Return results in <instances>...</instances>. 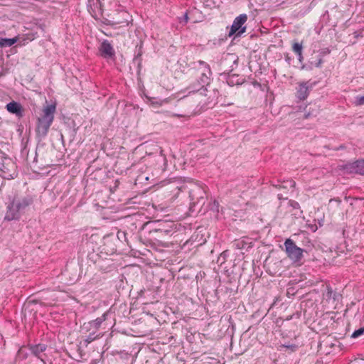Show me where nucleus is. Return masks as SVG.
Returning <instances> with one entry per match:
<instances>
[{
    "instance_id": "6",
    "label": "nucleus",
    "mask_w": 364,
    "mask_h": 364,
    "mask_svg": "<svg viewBox=\"0 0 364 364\" xmlns=\"http://www.w3.org/2000/svg\"><path fill=\"white\" fill-rule=\"evenodd\" d=\"M316 82L306 81L299 83L296 89V97L300 100H304L309 95L310 91L316 85Z\"/></svg>"
},
{
    "instance_id": "3",
    "label": "nucleus",
    "mask_w": 364,
    "mask_h": 364,
    "mask_svg": "<svg viewBox=\"0 0 364 364\" xmlns=\"http://www.w3.org/2000/svg\"><path fill=\"white\" fill-rule=\"evenodd\" d=\"M56 110L55 104L47 105L43 109V114L37 119L36 134L39 140H43L47 136L49 129L54 120Z\"/></svg>"
},
{
    "instance_id": "24",
    "label": "nucleus",
    "mask_w": 364,
    "mask_h": 364,
    "mask_svg": "<svg viewBox=\"0 0 364 364\" xmlns=\"http://www.w3.org/2000/svg\"><path fill=\"white\" fill-rule=\"evenodd\" d=\"M188 21V13L186 12L183 16L179 18V23L183 26L186 25Z\"/></svg>"
},
{
    "instance_id": "2",
    "label": "nucleus",
    "mask_w": 364,
    "mask_h": 364,
    "mask_svg": "<svg viewBox=\"0 0 364 364\" xmlns=\"http://www.w3.org/2000/svg\"><path fill=\"white\" fill-rule=\"evenodd\" d=\"M194 69L196 81L191 83L188 90L189 92H197L196 97L202 95L203 92L207 91L206 87L209 85L211 81L212 71L210 65L203 60L198 61Z\"/></svg>"
},
{
    "instance_id": "4",
    "label": "nucleus",
    "mask_w": 364,
    "mask_h": 364,
    "mask_svg": "<svg viewBox=\"0 0 364 364\" xmlns=\"http://www.w3.org/2000/svg\"><path fill=\"white\" fill-rule=\"evenodd\" d=\"M284 245L287 257L295 263L300 262L304 250L297 247L294 241L290 238L287 239Z\"/></svg>"
},
{
    "instance_id": "19",
    "label": "nucleus",
    "mask_w": 364,
    "mask_h": 364,
    "mask_svg": "<svg viewBox=\"0 0 364 364\" xmlns=\"http://www.w3.org/2000/svg\"><path fill=\"white\" fill-rule=\"evenodd\" d=\"M229 255H230V252L228 250H225L223 251L220 255V256L218 257V259H217V263L220 264V265H222L223 263L225 262L226 259H227V257H229Z\"/></svg>"
},
{
    "instance_id": "29",
    "label": "nucleus",
    "mask_w": 364,
    "mask_h": 364,
    "mask_svg": "<svg viewBox=\"0 0 364 364\" xmlns=\"http://www.w3.org/2000/svg\"><path fill=\"white\" fill-rule=\"evenodd\" d=\"M322 63H323V60H322V58H319V59L318 60V61L315 63V66H316V68H320V67L321 66Z\"/></svg>"
},
{
    "instance_id": "21",
    "label": "nucleus",
    "mask_w": 364,
    "mask_h": 364,
    "mask_svg": "<svg viewBox=\"0 0 364 364\" xmlns=\"http://www.w3.org/2000/svg\"><path fill=\"white\" fill-rule=\"evenodd\" d=\"M28 353L25 350L24 348H21L18 353H17V356L21 359V360H25L28 358Z\"/></svg>"
},
{
    "instance_id": "28",
    "label": "nucleus",
    "mask_w": 364,
    "mask_h": 364,
    "mask_svg": "<svg viewBox=\"0 0 364 364\" xmlns=\"http://www.w3.org/2000/svg\"><path fill=\"white\" fill-rule=\"evenodd\" d=\"M166 102V100H161V101H152L151 105L154 106H161L164 102Z\"/></svg>"
},
{
    "instance_id": "36",
    "label": "nucleus",
    "mask_w": 364,
    "mask_h": 364,
    "mask_svg": "<svg viewBox=\"0 0 364 364\" xmlns=\"http://www.w3.org/2000/svg\"><path fill=\"white\" fill-rule=\"evenodd\" d=\"M212 102H213V100H211V102H209L208 104H210Z\"/></svg>"
},
{
    "instance_id": "30",
    "label": "nucleus",
    "mask_w": 364,
    "mask_h": 364,
    "mask_svg": "<svg viewBox=\"0 0 364 364\" xmlns=\"http://www.w3.org/2000/svg\"><path fill=\"white\" fill-rule=\"evenodd\" d=\"M277 198H278L279 200H286V199H287V198L283 197L282 193H279L277 195Z\"/></svg>"
},
{
    "instance_id": "34",
    "label": "nucleus",
    "mask_w": 364,
    "mask_h": 364,
    "mask_svg": "<svg viewBox=\"0 0 364 364\" xmlns=\"http://www.w3.org/2000/svg\"><path fill=\"white\" fill-rule=\"evenodd\" d=\"M230 83H231V82H230V80H229L228 81V84L230 85Z\"/></svg>"
},
{
    "instance_id": "11",
    "label": "nucleus",
    "mask_w": 364,
    "mask_h": 364,
    "mask_svg": "<svg viewBox=\"0 0 364 364\" xmlns=\"http://www.w3.org/2000/svg\"><path fill=\"white\" fill-rule=\"evenodd\" d=\"M6 108L9 113L15 114L18 118H21L23 116V107L17 102L12 101L8 103Z\"/></svg>"
},
{
    "instance_id": "9",
    "label": "nucleus",
    "mask_w": 364,
    "mask_h": 364,
    "mask_svg": "<svg viewBox=\"0 0 364 364\" xmlns=\"http://www.w3.org/2000/svg\"><path fill=\"white\" fill-rule=\"evenodd\" d=\"M107 315V314L105 313L102 315V316L98 317L92 321H90L88 323H85L82 327V331L87 332L91 330H94L98 331L102 322L106 320Z\"/></svg>"
},
{
    "instance_id": "18",
    "label": "nucleus",
    "mask_w": 364,
    "mask_h": 364,
    "mask_svg": "<svg viewBox=\"0 0 364 364\" xmlns=\"http://www.w3.org/2000/svg\"><path fill=\"white\" fill-rule=\"evenodd\" d=\"M233 247L237 250L247 249L250 245L244 240H236L233 242Z\"/></svg>"
},
{
    "instance_id": "22",
    "label": "nucleus",
    "mask_w": 364,
    "mask_h": 364,
    "mask_svg": "<svg viewBox=\"0 0 364 364\" xmlns=\"http://www.w3.org/2000/svg\"><path fill=\"white\" fill-rule=\"evenodd\" d=\"M364 335V326L355 330L351 335V338H356L359 336Z\"/></svg>"
},
{
    "instance_id": "35",
    "label": "nucleus",
    "mask_w": 364,
    "mask_h": 364,
    "mask_svg": "<svg viewBox=\"0 0 364 364\" xmlns=\"http://www.w3.org/2000/svg\"><path fill=\"white\" fill-rule=\"evenodd\" d=\"M207 105V108H209V107H210V106H209V104H208V103H207V105Z\"/></svg>"
},
{
    "instance_id": "25",
    "label": "nucleus",
    "mask_w": 364,
    "mask_h": 364,
    "mask_svg": "<svg viewBox=\"0 0 364 364\" xmlns=\"http://www.w3.org/2000/svg\"><path fill=\"white\" fill-rule=\"evenodd\" d=\"M289 204L291 207H292L294 209H299L300 208V205L297 201L290 200L289 202Z\"/></svg>"
},
{
    "instance_id": "15",
    "label": "nucleus",
    "mask_w": 364,
    "mask_h": 364,
    "mask_svg": "<svg viewBox=\"0 0 364 364\" xmlns=\"http://www.w3.org/2000/svg\"><path fill=\"white\" fill-rule=\"evenodd\" d=\"M91 331H92L87 336H85V338L83 339L84 344L86 346L92 341L102 336V335L101 333H98L97 331L94 330Z\"/></svg>"
},
{
    "instance_id": "12",
    "label": "nucleus",
    "mask_w": 364,
    "mask_h": 364,
    "mask_svg": "<svg viewBox=\"0 0 364 364\" xmlns=\"http://www.w3.org/2000/svg\"><path fill=\"white\" fill-rule=\"evenodd\" d=\"M205 192L200 188H196V190H192L189 193V196L192 203H205Z\"/></svg>"
},
{
    "instance_id": "27",
    "label": "nucleus",
    "mask_w": 364,
    "mask_h": 364,
    "mask_svg": "<svg viewBox=\"0 0 364 364\" xmlns=\"http://www.w3.org/2000/svg\"><path fill=\"white\" fill-rule=\"evenodd\" d=\"M141 55H142L141 48L139 47L138 53L136 55H135V56H134V60H139L140 61Z\"/></svg>"
},
{
    "instance_id": "10",
    "label": "nucleus",
    "mask_w": 364,
    "mask_h": 364,
    "mask_svg": "<svg viewBox=\"0 0 364 364\" xmlns=\"http://www.w3.org/2000/svg\"><path fill=\"white\" fill-rule=\"evenodd\" d=\"M100 52L101 55L105 58L113 59L115 56V52L113 46L107 40H104L100 45Z\"/></svg>"
},
{
    "instance_id": "8",
    "label": "nucleus",
    "mask_w": 364,
    "mask_h": 364,
    "mask_svg": "<svg viewBox=\"0 0 364 364\" xmlns=\"http://www.w3.org/2000/svg\"><path fill=\"white\" fill-rule=\"evenodd\" d=\"M344 170L348 173L364 175V160H358L353 163L348 164L344 166Z\"/></svg>"
},
{
    "instance_id": "32",
    "label": "nucleus",
    "mask_w": 364,
    "mask_h": 364,
    "mask_svg": "<svg viewBox=\"0 0 364 364\" xmlns=\"http://www.w3.org/2000/svg\"><path fill=\"white\" fill-rule=\"evenodd\" d=\"M298 58H299V61H301V60H302V59H303L302 52L301 53V55H298Z\"/></svg>"
},
{
    "instance_id": "13",
    "label": "nucleus",
    "mask_w": 364,
    "mask_h": 364,
    "mask_svg": "<svg viewBox=\"0 0 364 364\" xmlns=\"http://www.w3.org/2000/svg\"><path fill=\"white\" fill-rule=\"evenodd\" d=\"M296 186V183L293 180H287L283 181H278V183L274 184L273 186L279 189L293 190Z\"/></svg>"
},
{
    "instance_id": "1",
    "label": "nucleus",
    "mask_w": 364,
    "mask_h": 364,
    "mask_svg": "<svg viewBox=\"0 0 364 364\" xmlns=\"http://www.w3.org/2000/svg\"><path fill=\"white\" fill-rule=\"evenodd\" d=\"M33 197L31 195H19L11 193L6 198V213L4 220H18L21 215L33 204Z\"/></svg>"
},
{
    "instance_id": "5",
    "label": "nucleus",
    "mask_w": 364,
    "mask_h": 364,
    "mask_svg": "<svg viewBox=\"0 0 364 364\" xmlns=\"http://www.w3.org/2000/svg\"><path fill=\"white\" fill-rule=\"evenodd\" d=\"M247 16L245 14H240L237 16L231 26L230 30L229 31V36H231L235 34L237 36H240L246 31V27L242 25L247 21Z\"/></svg>"
},
{
    "instance_id": "16",
    "label": "nucleus",
    "mask_w": 364,
    "mask_h": 364,
    "mask_svg": "<svg viewBox=\"0 0 364 364\" xmlns=\"http://www.w3.org/2000/svg\"><path fill=\"white\" fill-rule=\"evenodd\" d=\"M18 41V38L15 37L13 38H0V48L11 47L15 44Z\"/></svg>"
},
{
    "instance_id": "33",
    "label": "nucleus",
    "mask_w": 364,
    "mask_h": 364,
    "mask_svg": "<svg viewBox=\"0 0 364 364\" xmlns=\"http://www.w3.org/2000/svg\"><path fill=\"white\" fill-rule=\"evenodd\" d=\"M343 146H341L339 148L336 149V150H338L340 149H343Z\"/></svg>"
},
{
    "instance_id": "26",
    "label": "nucleus",
    "mask_w": 364,
    "mask_h": 364,
    "mask_svg": "<svg viewBox=\"0 0 364 364\" xmlns=\"http://www.w3.org/2000/svg\"><path fill=\"white\" fill-rule=\"evenodd\" d=\"M283 347L290 349L291 351H295L298 348V346L296 344H284Z\"/></svg>"
},
{
    "instance_id": "23",
    "label": "nucleus",
    "mask_w": 364,
    "mask_h": 364,
    "mask_svg": "<svg viewBox=\"0 0 364 364\" xmlns=\"http://www.w3.org/2000/svg\"><path fill=\"white\" fill-rule=\"evenodd\" d=\"M354 104L356 106H362L364 105V95L363 96H356L355 97Z\"/></svg>"
},
{
    "instance_id": "14",
    "label": "nucleus",
    "mask_w": 364,
    "mask_h": 364,
    "mask_svg": "<svg viewBox=\"0 0 364 364\" xmlns=\"http://www.w3.org/2000/svg\"><path fill=\"white\" fill-rule=\"evenodd\" d=\"M156 232H160L165 235H169L172 232L171 223L163 222L159 224V227L154 230Z\"/></svg>"
},
{
    "instance_id": "17",
    "label": "nucleus",
    "mask_w": 364,
    "mask_h": 364,
    "mask_svg": "<svg viewBox=\"0 0 364 364\" xmlns=\"http://www.w3.org/2000/svg\"><path fill=\"white\" fill-rule=\"evenodd\" d=\"M340 294L333 291L331 287H327L326 296L327 299H333V301L338 300Z\"/></svg>"
},
{
    "instance_id": "20",
    "label": "nucleus",
    "mask_w": 364,
    "mask_h": 364,
    "mask_svg": "<svg viewBox=\"0 0 364 364\" xmlns=\"http://www.w3.org/2000/svg\"><path fill=\"white\" fill-rule=\"evenodd\" d=\"M302 48V44L298 42L294 43L292 46V50L297 55H301Z\"/></svg>"
},
{
    "instance_id": "31",
    "label": "nucleus",
    "mask_w": 364,
    "mask_h": 364,
    "mask_svg": "<svg viewBox=\"0 0 364 364\" xmlns=\"http://www.w3.org/2000/svg\"><path fill=\"white\" fill-rule=\"evenodd\" d=\"M171 116L173 117H182L183 115L181 114H171Z\"/></svg>"
},
{
    "instance_id": "7",
    "label": "nucleus",
    "mask_w": 364,
    "mask_h": 364,
    "mask_svg": "<svg viewBox=\"0 0 364 364\" xmlns=\"http://www.w3.org/2000/svg\"><path fill=\"white\" fill-rule=\"evenodd\" d=\"M28 348L31 351V353L39 359L43 364H46V355L43 353L46 349L47 346L44 343H38L35 345H28Z\"/></svg>"
}]
</instances>
